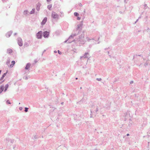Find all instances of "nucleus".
I'll list each match as a JSON object with an SVG mask.
<instances>
[{
    "instance_id": "obj_1",
    "label": "nucleus",
    "mask_w": 150,
    "mask_h": 150,
    "mask_svg": "<svg viewBox=\"0 0 150 150\" xmlns=\"http://www.w3.org/2000/svg\"><path fill=\"white\" fill-rule=\"evenodd\" d=\"M85 35L84 33H82L79 36L78 41L81 44H84L86 41H89L91 39H89L88 37H84Z\"/></svg>"
},
{
    "instance_id": "obj_2",
    "label": "nucleus",
    "mask_w": 150,
    "mask_h": 150,
    "mask_svg": "<svg viewBox=\"0 0 150 150\" xmlns=\"http://www.w3.org/2000/svg\"><path fill=\"white\" fill-rule=\"evenodd\" d=\"M51 17L54 19L58 20L59 18V16L56 12L52 11L51 14Z\"/></svg>"
},
{
    "instance_id": "obj_3",
    "label": "nucleus",
    "mask_w": 150,
    "mask_h": 150,
    "mask_svg": "<svg viewBox=\"0 0 150 150\" xmlns=\"http://www.w3.org/2000/svg\"><path fill=\"white\" fill-rule=\"evenodd\" d=\"M42 32L40 31L38 32L36 35V37L38 39H41L42 38Z\"/></svg>"
},
{
    "instance_id": "obj_4",
    "label": "nucleus",
    "mask_w": 150,
    "mask_h": 150,
    "mask_svg": "<svg viewBox=\"0 0 150 150\" xmlns=\"http://www.w3.org/2000/svg\"><path fill=\"white\" fill-rule=\"evenodd\" d=\"M83 25V24L82 22H81V23L78 24L77 25V27L76 28V30H78L79 31L81 30L82 28V27Z\"/></svg>"
},
{
    "instance_id": "obj_5",
    "label": "nucleus",
    "mask_w": 150,
    "mask_h": 150,
    "mask_svg": "<svg viewBox=\"0 0 150 150\" xmlns=\"http://www.w3.org/2000/svg\"><path fill=\"white\" fill-rule=\"evenodd\" d=\"M17 42L18 45L20 46H22L23 45V42L22 39L20 38H18L17 39Z\"/></svg>"
},
{
    "instance_id": "obj_6",
    "label": "nucleus",
    "mask_w": 150,
    "mask_h": 150,
    "mask_svg": "<svg viewBox=\"0 0 150 150\" xmlns=\"http://www.w3.org/2000/svg\"><path fill=\"white\" fill-rule=\"evenodd\" d=\"M49 32L46 31L43 32V37L45 38H48L49 36Z\"/></svg>"
},
{
    "instance_id": "obj_7",
    "label": "nucleus",
    "mask_w": 150,
    "mask_h": 150,
    "mask_svg": "<svg viewBox=\"0 0 150 150\" xmlns=\"http://www.w3.org/2000/svg\"><path fill=\"white\" fill-rule=\"evenodd\" d=\"M89 57V54L88 53H86L82 57H80L81 59L82 58H88Z\"/></svg>"
},
{
    "instance_id": "obj_8",
    "label": "nucleus",
    "mask_w": 150,
    "mask_h": 150,
    "mask_svg": "<svg viewBox=\"0 0 150 150\" xmlns=\"http://www.w3.org/2000/svg\"><path fill=\"white\" fill-rule=\"evenodd\" d=\"M47 17H45L44 19L43 20L42 23L41 25H43L45 24L47 21Z\"/></svg>"
},
{
    "instance_id": "obj_9",
    "label": "nucleus",
    "mask_w": 150,
    "mask_h": 150,
    "mask_svg": "<svg viewBox=\"0 0 150 150\" xmlns=\"http://www.w3.org/2000/svg\"><path fill=\"white\" fill-rule=\"evenodd\" d=\"M77 35V34L76 33L72 34L69 37L68 39H70L71 38H73L74 37Z\"/></svg>"
},
{
    "instance_id": "obj_10",
    "label": "nucleus",
    "mask_w": 150,
    "mask_h": 150,
    "mask_svg": "<svg viewBox=\"0 0 150 150\" xmlns=\"http://www.w3.org/2000/svg\"><path fill=\"white\" fill-rule=\"evenodd\" d=\"M77 35V34L76 33L72 34L69 37L68 39H70L71 38H73L74 37Z\"/></svg>"
},
{
    "instance_id": "obj_11",
    "label": "nucleus",
    "mask_w": 150,
    "mask_h": 150,
    "mask_svg": "<svg viewBox=\"0 0 150 150\" xmlns=\"http://www.w3.org/2000/svg\"><path fill=\"white\" fill-rule=\"evenodd\" d=\"M12 33V31H10L8 33L6 34V37L8 38L9 37L11 34Z\"/></svg>"
},
{
    "instance_id": "obj_12",
    "label": "nucleus",
    "mask_w": 150,
    "mask_h": 150,
    "mask_svg": "<svg viewBox=\"0 0 150 150\" xmlns=\"http://www.w3.org/2000/svg\"><path fill=\"white\" fill-rule=\"evenodd\" d=\"M40 6V4L39 3H38V4H37L36 9L38 11H39Z\"/></svg>"
},
{
    "instance_id": "obj_13",
    "label": "nucleus",
    "mask_w": 150,
    "mask_h": 150,
    "mask_svg": "<svg viewBox=\"0 0 150 150\" xmlns=\"http://www.w3.org/2000/svg\"><path fill=\"white\" fill-rule=\"evenodd\" d=\"M4 91V86L3 85L0 86V93H1Z\"/></svg>"
},
{
    "instance_id": "obj_14",
    "label": "nucleus",
    "mask_w": 150,
    "mask_h": 150,
    "mask_svg": "<svg viewBox=\"0 0 150 150\" xmlns=\"http://www.w3.org/2000/svg\"><path fill=\"white\" fill-rule=\"evenodd\" d=\"M31 64L29 63H28L27 64L26 67H25V69H29L30 66Z\"/></svg>"
},
{
    "instance_id": "obj_15",
    "label": "nucleus",
    "mask_w": 150,
    "mask_h": 150,
    "mask_svg": "<svg viewBox=\"0 0 150 150\" xmlns=\"http://www.w3.org/2000/svg\"><path fill=\"white\" fill-rule=\"evenodd\" d=\"M9 86V85L8 84H6L4 86L5 89L4 90V92H5L7 91V89L8 88Z\"/></svg>"
},
{
    "instance_id": "obj_16",
    "label": "nucleus",
    "mask_w": 150,
    "mask_h": 150,
    "mask_svg": "<svg viewBox=\"0 0 150 150\" xmlns=\"http://www.w3.org/2000/svg\"><path fill=\"white\" fill-rule=\"evenodd\" d=\"M7 52L8 53L10 54L12 52V50L10 49H8L7 50Z\"/></svg>"
},
{
    "instance_id": "obj_17",
    "label": "nucleus",
    "mask_w": 150,
    "mask_h": 150,
    "mask_svg": "<svg viewBox=\"0 0 150 150\" xmlns=\"http://www.w3.org/2000/svg\"><path fill=\"white\" fill-rule=\"evenodd\" d=\"M12 64L10 65V67H12L13 65H14L15 62L14 61H12Z\"/></svg>"
},
{
    "instance_id": "obj_18",
    "label": "nucleus",
    "mask_w": 150,
    "mask_h": 150,
    "mask_svg": "<svg viewBox=\"0 0 150 150\" xmlns=\"http://www.w3.org/2000/svg\"><path fill=\"white\" fill-rule=\"evenodd\" d=\"M23 13L24 15H28V11L27 10H25L24 11Z\"/></svg>"
},
{
    "instance_id": "obj_19",
    "label": "nucleus",
    "mask_w": 150,
    "mask_h": 150,
    "mask_svg": "<svg viewBox=\"0 0 150 150\" xmlns=\"http://www.w3.org/2000/svg\"><path fill=\"white\" fill-rule=\"evenodd\" d=\"M35 8H33L31 11H30V14H33L35 12Z\"/></svg>"
},
{
    "instance_id": "obj_20",
    "label": "nucleus",
    "mask_w": 150,
    "mask_h": 150,
    "mask_svg": "<svg viewBox=\"0 0 150 150\" xmlns=\"http://www.w3.org/2000/svg\"><path fill=\"white\" fill-rule=\"evenodd\" d=\"M6 73H4L2 76L1 77L0 79V80H2L4 78V77L6 76Z\"/></svg>"
},
{
    "instance_id": "obj_21",
    "label": "nucleus",
    "mask_w": 150,
    "mask_h": 150,
    "mask_svg": "<svg viewBox=\"0 0 150 150\" xmlns=\"http://www.w3.org/2000/svg\"><path fill=\"white\" fill-rule=\"evenodd\" d=\"M149 60H147L146 61V63H145L144 64V66L145 67H146L148 65V64H149Z\"/></svg>"
},
{
    "instance_id": "obj_22",
    "label": "nucleus",
    "mask_w": 150,
    "mask_h": 150,
    "mask_svg": "<svg viewBox=\"0 0 150 150\" xmlns=\"http://www.w3.org/2000/svg\"><path fill=\"white\" fill-rule=\"evenodd\" d=\"M65 40L64 42V43H66L67 42H68L67 43H70L72 41H73V40H72V41H70L69 40Z\"/></svg>"
},
{
    "instance_id": "obj_23",
    "label": "nucleus",
    "mask_w": 150,
    "mask_h": 150,
    "mask_svg": "<svg viewBox=\"0 0 150 150\" xmlns=\"http://www.w3.org/2000/svg\"><path fill=\"white\" fill-rule=\"evenodd\" d=\"M10 60H7V62H6V64L8 65L9 66V63H10Z\"/></svg>"
},
{
    "instance_id": "obj_24",
    "label": "nucleus",
    "mask_w": 150,
    "mask_h": 150,
    "mask_svg": "<svg viewBox=\"0 0 150 150\" xmlns=\"http://www.w3.org/2000/svg\"><path fill=\"white\" fill-rule=\"evenodd\" d=\"M51 7L52 6L51 5H50L47 6V8L49 10H50V8H51Z\"/></svg>"
},
{
    "instance_id": "obj_25",
    "label": "nucleus",
    "mask_w": 150,
    "mask_h": 150,
    "mask_svg": "<svg viewBox=\"0 0 150 150\" xmlns=\"http://www.w3.org/2000/svg\"><path fill=\"white\" fill-rule=\"evenodd\" d=\"M74 15L75 16H77L79 15V13L77 12H75L74 13Z\"/></svg>"
},
{
    "instance_id": "obj_26",
    "label": "nucleus",
    "mask_w": 150,
    "mask_h": 150,
    "mask_svg": "<svg viewBox=\"0 0 150 150\" xmlns=\"http://www.w3.org/2000/svg\"><path fill=\"white\" fill-rule=\"evenodd\" d=\"M28 108L26 107L25 108V112H27L28 111Z\"/></svg>"
},
{
    "instance_id": "obj_27",
    "label": "nucleus",
    "mask_w": 150,
    "mask_h": 150,
    "mask_svg": "<svg viewBox=\"0 0 150 150\" xmlns=\"http://www.w3.org/2000/svg\"><path fill=\"white\" fill-rule=\"evenodd\" d=\"M6 103L9 104H11V103L8 100L6 101Z\"/></svg>"
},
{
    "instance_id": "obj_28",
    "label": "nucleus",
    "mask_w": 150,
    "mask_h": 150,
    "mask_svg": "<svg viewBox=\"0 0 150 150\" xmlns=\"http://www.w3.org/2000/svg\"><path fill=\"white\" fill-rule=\"evenodd\" d=\"M96 80L98 81H100L102 80V79L101 78H97Z\"/></svg>"
},
{
    "instance_id": "obj_29",
    "label": "nucleus",
    "mask_w": 150,
    "mask_h": 150,
    "mask_svg": "<svg viewBox=\"0 0 150 150\" xmlns=\"http://www.w3.org/2000/svg\"><path fill=\"white\" fill-rule=\"evenodd\" d=\"M144 7L145 9H146L148 7V6H147V5L146 4H145L144 5Z\"/></svg>"
},
{
    "instance_id": "obj_30",
    "label": "nucleus",
    "mask_w": 150,
    "mask_h": 150,
    "mask_svg": "<svg viewBox=\"0 0 150 150\" xmlns=\"http://www.w3.org/2000/svg\"><path fill=\"white\" fill-rule=\"evenodd\" d=\"M58 53L59 54H62V52H60V51L59 50L58 51Z\"/></svg>"
},
{
    "instance_id": "obj_31",
    "label": "nucleus",
    "mask_w": 150,
    "mask_h": 150,
    "mask_svg": "<svg viewBox=\"0 0 150 150\" xmlns=\"http://www.w3.org/2000/svg\"><path fill=\"white\" fill-rule=\"evenodd\" d=\"M24 46H25V45H26V47H27L28 46V44H27V43H25L24 44Z\"/></svg>"
},
{
    "instance_id": "obj_32",
    "label": "nucleus",
    "mask_w": 150,
    "mask_h": 150,
    "mask_svg": "<svg viewBox=\"0 0 150 150\" xmlns=\"http://www.w3.org/2000/svg\"><path fill=\"white\" fill-rule=\"evenodd\" d=\"M23 109V108L22 107H20L19 108V109L20 110H22Z\"/></svg>"
},
{
    "instance_id": "obj_33",
    "label": "nucleus",
    "mask_w": 150,
    "mask_h": 150,
    "mask_svg": "<svg viewBox=\"0 0 150 150\" xmlns=\"http://www.w3.org/2000/svg\"><path fill=\"white\" fill-rule=\"evenodd\" d=\"M80 19H81V18L79 17H77V19L78 20H80Z\"/></svg>"
},
{
    "instance_id": "obj_34",
    "label": "nucleus",
    "mask_w": 150,
    "mask_h": 150,
    "mask_svg": "<svg viewBox=\"0 0 150 150\" xmlns=\"http://www.w3.org/2000/svg\"><path fill=\"white\" fill-rule=\"evenodd\" d=\"M133 81H131V82H130V84H132V83H133Z\"/></svg>"
},
{
    "instance_id": "obj_35",
    "label": "nucleus",
    "mask_w": 150,
    "mask_h": 150,
    "mask_svg": "<svg viewBox=\"0 0 150 150\" xmlns=\"http://www.w3.org/2000/svg\"><path fill=\"white\" fill-rule=\"evenodd\" d=\"M54 53H56L57 52V51H56V50H55V51H54Z\"/></svg>"
},
{
    "instance_id": "obj_36",
    "label": "nucleus",
    "mask_w": 150,
    "mask_h": 150,
    "mask_svg": "<svg viewBox=\"0 0 150 150\" xmlns=\"http://www.w3.org/2000/svg\"><path fill=\"white\" fill-rule=\"evenodd\" d=\"M3 82V81H1V82H0V84H1L2 83V82Z\"/></svg>"
},
{
    "instance_id": "obj_37",
    "label": "nucleus",
    "mask_w": 150,
    "mask_h": 150,
    "mask_svg": "<svg viewBox=\"0 0 150 150\" xmlns=\"http://www.w3.org/2000/svg\"><path fill=\"white\" fill-rule=\"evenodd\" d=\"M129 134H127V136H129Z\"/></svg>"
},
{
    "instance_id": "obj_38",
    "label": "nucleus",
    "mask_w": 150,
    "mask_h": 150,
    "mask_svg": "<svg viewBox=\"0 0 150 150\" xmlns=\"http://www.w3.org/2000/svg\"><path fill=\"white\" fill-rule=\"evenodd\" d=\"M138 20V19H137V20L135 22V23H137Z\"/></svg>"
},
{
    "instance_id": "obj_39",
    "label": "nucleus",
    "mask_w": 150,
    "mask_h": 150,
    "mask_svg": "<svg viewBox=\"0 0 150 150\" xmlns=\"http://www.w3.org/2000/svg\"><path fill=\"white\" fill-rule=\"evenodd\" d=\"M51 0H47V1H51Z\"/></svg>"
},
{
    "instance_id": "obj_40",
    "label": "nucleus",
    "mask_w": 150,
    "mask_h": 150,
    "mask_svg": "<svg viewBox=\"0 0 150 150\" xmlns=\"http://www.w3.org/2000/svg\"><path fill=\"white\" fill-rule=\"evenodd\" d=\"M16 34H17V33H15L14 34V35H16Z\"/></svg>"
},
{
    "instance_id": "obj_41",
    "label": "nucleus",
    "mask_w": 150,
    "mask_h": 150,
    "mask_svg": "<svg viewBox=\"0 0 150 150\" xmlns=\"http://www.w3.org/2000/svg\"><path fill=\"white\" fill-rule=\"evenodd\" d=\"M25 79H27V77H25Z\"/></svg>"
},
{
    "instance_id": "obj_42",
    "label": "nucleus",
    "mask_w": 150,
    "mask_h": 150,
    "mask_svg": "<svg viewBox=\"0 0 150 150\" xmlns=\"http://www.w3.org/2000/svg\"><path fill=\"white\" fill-rule=\"evenodd\" d=\"M108 54H109V52H108Z\"/></svg>"
},
{
    "instance_id": "obj_43",
    "label": "nucleus",
    "mask_w": 150,
    "mask_h": 150,
    "mask_svg": "<svg viewBox=\"0 0 150 150\" xmlns=\"http://www.w3.org/2000/svg\"><path fill=\"white\" fill-rule=\"evenodd\" d=\"M76 79H78V78H76Z\"/></svg>"
},
{
    "instance_id": "obj_44",
    "label": "nucleus",
    "mask_w": 150,
    "mask_h": 150,
    "mask_svg": "<svg viewBox=\"0 0 150 150\" xmlns=\"http://www.w3.org/2000/svg\"><path fill=\"white\" fill-rule=\"evenodd\" d=\"M35 62H37V61H35Z\"/></svg>"
},
{
    "instance_id": "obj_45",
    "label": "nucleus",
    "mask_w": 150,
    "mask_h": 150,
    "mask_svg": "<svg viewBox=\"0 0 150 150\" xmlns=\"http://www.w3.org/2000/svg\"><path fill=\"white\" fill-rule=\"evenodd\" d=\"M92 40H94L93 39H92Z\"/></svg>"
},
{
    "instance_id": "obj_46",
    "label": "nucleus",
    "mask_w": 150,
    "mask_h": 150,
    "mask_svg": "<svg viewBox=\"0 0 150 150\" xmlns=\"http://www.w3.org/2000/svg\"><path fill=\"white\" fill-rule=\"evenodd\" d=\"M63 103H61V104H63Z\"/></svg>"
},
{
    "instance_id": "obj_47",
    "label": "nucleus",
    "mask_w": 150,
    "mask_h": 150,
    "mask_svg": "<svg viewBox=\"0 0 150 150\" xmlns=\"http://www.w3.org/2000/svg\"><path fill=\"white\" fill-rule=\"evenodd\" d=\"M20 104V103H19V104Z\"/></svg>"
}]
</instances>
